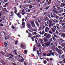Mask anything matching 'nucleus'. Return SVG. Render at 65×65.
<instances>
[{
	"label": "nucleus",
	"instance_id": "1",
	"mask_svg": "<svg viewBox=\"0 0 65 65\" xmlns=\"http://www.w3.org/2000/svg\"><path fill=\"white\" fill-rule=\"evenodd\" d=\"M44 44H45L46 45V46L47 47V46H48L51 44V42L49 41V42H47V43H44Z\"/></svg>",
	"mask_w": 65,
	"mask_h": 65
},
{
	"label": "nucleus",
	"instance_id": "2",
	"mask_svg": "<svg viewBox=\"0 0 65 65\" xmlns=\"http://www.w3.org/2000/svg\"><path fill=\"white\" fill-rule=\"evenodd\" d=\"M51 37V36L49 34H48L46 36V38L48 39L50 38Z\"/></svg>",
	"mask_w": 65,
	"mask_h": 65
},
{
	"label": "nucleus",
	"instance_id": "3",
	"mask_svg": "<svg viewBox=\"0 0 65 65\" xmlns=\"http://www.w3.org/2000/svg\"><path fill=\"white\" fill-rule=\"evenodd\" d=\"M43 40H44V42H47L48 41V39L44 37L43 38Z\"/></svg>",
	"mask_w": 65,
	"mask_h": 65
},
{
	"label": "nucleus",
	"instance_id": "4",
	"mask_svg": "<svg viewBox=\"0 0 65 65\" xmlns=\"http://www.w3.org/2000/svg\"><path fill=\"white\" fill-rule=\"evenodd\" d=\"M52 31H53V32H55L56 31V29L55 28H52L51 29Z\"/></svg>",
	"mask_w": 65,
	"mask_h": 65
},
{
	"label": "nucleus",
	"instance_id": "5",
	"mask_svg": "<svg viewBox=\"0 0 65 65\" xmlns=\"http://www.w3.org/2000/svg\"><path fill=\"white\" fill-rule=\"evenodd\" d=\"M27 26L29 29H30L31 28V24L30 23H28L27 24Z\"/></svg>",
	"mask_w": 65,
	"mask_h": 65
},
{
	"label": "nucleus",
	"instance_id": "6",
	"mask_svg": "<svg viewBox=\"0 0 65 65\" xmlns=\"http://www.w3.org/2000/svg\"><path fill=\"white\" fill-rule=\"evenodd\" d=\"M30 23L31 24L32 26H33L34 24H35V23H34V22L32 21H30Z\"/></svg>",
	"mask_w": 65,
	"mask_h": 65
},
{
	"label": "nucleus",
	"instance_id": "7",
	"mask_svg": "<svg viewBox=\"0 0 65 65\" xmlns=\"http://www.w3.org/2000/svg\"><path fill=\"white\" fill-rule=\"evenodd\" d=\"M61 37H63V38H64L65 37V34L64 33H62L61 34Z\"/></svg>",
	"mask_w": 65,
	"mask_h": 65
},
{
	"label": "nucleus",
	"instance_id": "8",
	"mask_svg": "<svg viewBox=\"0 0 65 65\" xmlns=\"http://www.w3.org/2000/svg\"><path fill=\"white\" fill-rule=\"evenodd\" d=\"M35 23L36 25L37 26V27H39V23H38V22H37V21H36Z\"/></svg>",
	"mask_w": 65,
	"mask_h": 65
},
{
	"label": "nucleus",
	"instance_id": "9",
	"mask_svg": "<svg viewBox=\"0 0 65 65\" xmlns=\"http://www.w3.org/2000/svg\"><path fill=\"white\" fill-rule=\"evenodd\" d=\"M37 53L39 56L40 55V53H39V52L38 50L37 51Z\"/></svg>",
	"mask_w": 65,
	"mask_h": 65
},
{
	"label": "nucleus",
	"instance_id": "10",
	"mask_svg": "<svg viewBox=\"0 0 65 65\" xmlns=\"http://www.w3.org/2000/svg\"><path fill=\"white\" fill-rule=\"evenodd\" d=\"M59 26V24H56V26L57 27V29H60V28H59V26Z\"/></svg>",
	"mask_w": 65,
	"mask_h": 65
},
{
	"label": "nucleus",
	"instance_id": "11",
	"mask_svg": "<svg viewBox=\"0 0 65 65\" xmlns=\"http://www.w3.org/2000/svg\"><path fill=\"white\" fill-rule=\"evenodd\" d=\"M47 56H48V57H50L51 56H52V55L50 53H48V54H47L46 55Z\"/></svg>",
	"mask_w": 65,
	"mask_h": 65
},
{
	"label": "nucleus",
	"instance_id": "12",
	"mask_svg": "<svg viewBox=\"0 0 65 65\" xmlns=\"http://www.w3.org/2000/svg\"><path fill=\"white\" fill-rule=\"evenodd\" d=\"M50 7V6H49L48 7H46L45 8H44V9H46V10H47V9H48Z\"/></svg>",
	"mask_w": 65,
	"mask_h": 65
},
{
	"label": "nucleus",
	"instance_id": "13",
	"mask_svg": "<svg viewBox=\"0 0 65 65\" xmlns=\"http://www.w3.org/2000/svg\"><path fill=\"white\" fill-rule=\"evenodd\" d=\"M9 56H11V57H13V58H14V56H13V55H12L11 53H10V54H9Z\"/></svg>",
	"mask_w": 65,
	"mask_h": 65
},
{
	"label": "nucleus",
	"instance_id": "14",
	"mask_svg": "<svg viewBox=\"0 0 65 65\" xmlns=\"http://www.w3.org/2000/svg\"><path fill=\"white\" fill-rule=\"evenodd\" d=\"M34 7V6H32L31 5H29V8L30 9H31L32 8Z\"/></svg>",
	"mask_w": 65,
	"mask_h": 65
},
{
	"label": "nucleus",
	"instance_id": "15",
	"mask_svg": "<svg viewBox=\"0 0 65 65\" xmlns=\"http://www.w3.org/2000/svg\"><path fill=\"white\" fill-rule=\"evenodd\" d=\"M52 0H49V2H50H50H48V5H50V4H51V2H52Z\"/></svg>",
	"mask_w": 65,
	"mask_h": 65
},
{
	"label": "nucleus",
	"instance_id": "16",
	"mask_svg": "<svg viewBox=\"0 0 65 65\" xmlns=\"http://www.w3.org/2000/svg\"><path fill=\"white\" fill-rule=\"evenodd\" d=\"M24 53H25L26 55V54H27V51L26 50H24Z\"/></svg>",
	"mask_w": 65,
	"mask_h": 65
},
{
	"label": "nucleus",
	"instance_id": "17",
	"mask_svg": "<svg viewBox=\"0 0 65 65\" xmlns=\"http://www.w3.org/2000/svg\"><path fill=\"white\" fill-rule=\"evenodd\" d=\"M34 48H33V51H35L36 49V47H35V45L34 46Z\"/></svg>",
	"mask_w": 65,
	"mask_h": 65
},
{
	"label": "nucleus",
	"instance_id": "18",
	"mask_svg": "<svg viewBox=\"0 0 65 65\" xmlns=\"http://www.w3.org/2000/svg\"><path fill=\"white\" fill-rule=\"evenodd\" d=\"M53 11H54V12L55 13H55H57V11L55 9H53Z\"/></svg>",
	"mask_w": 65,
	"mask_h": 65
},
{
	"label": "nucleus",
	"instance_id": "19",
	"mask_svg": "<svg viewBox=\"0 0 65 65\" xmlns=\"http://www.w3.org/2000/svg\"><path fill=\"white\" fill-rule=\"evenodd\" d=\"M47 63V61L46 60H44L43 62V63L44 64H46Z\"/></svg>",
	"mask_w": 65,
	"mask_h": 65
},
{
	"label": "nucleus",
	"instance_id": "20",
	"mask_svg": "<svg viewBox=\"0 0 65 65\" xmlns=\"http://www.w3.org/2000/svg\"><path fill=\"white\" fill-rule=\"evenodd\" d=\"M4 44L5 45V47H6L7 45H8V44H7V43L6 42H5L4 43Z\"/></svg>",
	"mask_w": 65,
	"mask_h": 65
},
{
	"label": "nucleus",
	"instance_id": "21",
	"mask_svg": "<svg viewBox=\"0 0 65 65\" xmlns=\"http://www.w3.org/2000/svg\"><path fill=\"white\" fill-rule=\"evenodd\" d=\"M21 47H25V45L24 44H22L21 45Z\"/></svg>",
	"mask_w": 65,
	"mask_h": 65
},
{
	"label": "nucleus",
	"instance_id": "22",
	"mask_svg": "<svg viewBox=\"0 0 65 65\" xmlns=\"http://www.w3.org/2000/svg\"><path fill=\"white\" fill-rule=\"evenodd\" d=\"M64 56H65V55H64V54H63L61 56V58H63V59H64Z\"/></svg>",
	"mask_w": 65,
	"mask_h": 65
},
{
	"label": "nucleus",
	"instance_id": "23",
	"mask_svg": "<svg viewBox=\"0 0 65 65\" xmlns=\"http://www.w3.org/2000/svg\"><path fill=\"white\" fill-rule=\"evenodd\" d=\"M11 28L13 29H15V27H14V26L13 25H12Z\"/></svg>",
	"mask_w": 65,
	"mask_h": 65
},
{
	"label": "nucleus",
	"instance_id": "24",
	"mask_svg": "<svg viewBox=\"0 0 65 65\" xmlns=\"http://www.w3.org/2000/svg\"><path fill=\"white\" fill-rule=\"evenodd\" d=\"M41 30V26L38 29V31H40Z\"/></svg>",
	"mask_w": 65,
	"mask_h": 65
},
{
	"label": "nucleus",
	"instance_id": "25",
	"mask_svg": "<svg viewBox=\"0 0 65 65\" xmlns=\"http://www.w3.org/2000/svg\"><path fill=\"white\" fill-rule=\"evenodd\" d=\"M25 22H23L22 23V25L23 26H25Z\"/></svg>",
	"mask_w": 65,
	"mask_h": 65
},
{
	"label": "nucleus",
	"instance_id": "26",
	"mask_svg": "<svg viewBox=\"0 0 65 65\" xmlns=\"http://www.w3.org/2000/svg\"><path fill=\"white\" fill-rule=\"evenodd\" d=\"M18 43V41H15V43L16 44H17Z\"/></svg>",
	"mask_w": 65,
	"mask_h": 65
},
{
	"label": "nucleus",
	"instance_id": "27",
	"mask_svg": "<svg viewBox=\"0 0 65 65\" xmlns=\"http://www.w3.org/2000/svg\"><path fill=\"white\" fill-rule=\"evenodd\" d=\"M49 25L50 26H52H52H53V24H52L50 23L49 24Z\"/></svg>",
	"mask_w": 65,
	"mask_h": 65
},
{
	"label": "nucleus",
	"instance_id": "28",
	"mask_svg": "<svg viewBox=\"0 0 65 65\" xmlns=\"http://www.w3.org/2000/svg\"><path fill=\"white\" fill-rule=\"evenodd\" d=\"M65 24V23H62L61 24V26H64Z\"/></svg>",
	"mask_w": 65,
	"mask_h": 65
},
{
	"label": "nucleus",
	"instance_id": "29",
	"mask_svg": "<svg viewBox=\"0 0 65 65\" xmlns=\"http://www.w3.org/2000/svg\"><path fill=\"white\" fill-rule=\"evenodd\" d=\"M46 13H47V12H45L43 13V16H44L45 14H46Z\"/></svg>",
	"mask_w": 65,
	"mask_h": 65
},
{
	"label": "nucleus",
	"instance_id": "30",
	"mask_svg": "<svg viewBox=\"0 0 65 65\" xmlns=\"http://www.w3.org/2000/svg\"><path fill=\"white\" fill-rule=\"evenodd\" d=\"M52 39H53V40H54V41H56V38L54 37H52Z\"/></svg>",
	"mask_w": 65,
	"mask_h": 65
},
{
	"label": "nucleus",
	"instance_id": "31",
	"mask_svg": "<svg viewBox=\"0 0 65 65\" xmlns=\"http://www.w3.org/2000/svg\"><path fill=\"white\" fill-rule=\"evenodd\" d=\"M43 55L44 56H46V54L45 53H43Z\"/></svg>",
	"mask_w": 65,
	"mask_h": 65
},
{
	"label": "nucleus",
	"instance_id": "32",
	"mask_svg": "<svg viewBox=\"0 0 65 65\" xmlns=\"http://www.w3.org/2000/svg\"><path fill=\"white\" fill-rule=\"evenodd\" d=\"M51 16L52 18H54V15H53V14H52V13H51Z\"/></svg>",
	"mask_w": 65,
	"mask_h": 65
},
{
	"label": "nucleus",
	"instance_id": "33",
	"mask_svg": "<svg viewBox=\"0 0 65 65\" xmlns=\"http://www.w3.org/2000/svg\"><path fill=\"white\" fill-rule=\"evenodd\" d=\"M45 17H46L45 20H46V21H47V20H48V19H47V18L46 17V15H45Z\"/></svg>",
	"mask_w": 65,
	"mask_h": 65
},
{
	"label": "nucleus",
	"instance_id": "34",
	"mask_svg": "<svg viewBox=\"0 0 65 65\" xmlns=\"http://www.w3.org/2000/svg\"><path fill=\"white\" fill-rule=\"evenodd\" d=\"M38 46L39 47H40V43H39L38 45Z\"/></svg>",
	"mask_w": 65,
	"mask_h": 65
},
{
	"label": "nucleus",
	"instance_id": "35",
	"mask_svg": "<svg viewBox=\"0 0 65 65\" xmlns=\"http://www.w3.org/2000/svg\"><path fill=\"white\" fill-rule=\"evenodd\" d=\"M62 46H63L64 47L65 46V43H63L62 44Z\"/></svg>",
	"mask_w": 65,
	"mask_h": 65
},
{
	"label": "nucleus",
	"instance_id": "36",
	"mask_svg": "<svg viewBox=\"0 0 65 65\" xmlns=\"http://www.w3.org/2000/svg\"><path fill=\"white\" fill-rule=\"evenodd\" d=\"M48 32L49 33H50V34H53V33L51 32V31H48Z\"/></svg>",
	"mask_w": 65,
	"mask_h": 65
},
{
	"label": "nucleus",
	"instance_id": "37",
	"mask_svg": "<svg viewBox=\"0 0 65 65\" xmlns=\"http://www.w3.org/2000/svg\"><path fill=\"white\" fill-rule=\"evenodd\" d=\"M35 41L36 42V44H38V43H37V40L35 39Z\"/></svg>",
	"mask_w": 65,
	"mask_h": 65
},
{
	"label": "nucleus",
	"instance_id": "38",
	"mask_svg": "<svg viewBox=\"0 0 65 65\" xmlns=\"http://www.w3.org/2000/svg\"><path fill=\"white\" fill-rule=\"evenodd\" d=\"M24 9L25 10H27V9H28V8L26 7H24Z\"/></svg>",
	"mask_w": 65,
	"mask_h": 65
},
{
	"label": "nucleus",
	"instance_id": "39",
	"mask_svg": "<svg viewBox=\"0 0 65 65\" xmlns=\"http://www.w3.org/2000/svg\"><path fill=\"white\" fill-rule=\"evenodd\" d=\"M52 50H50V51L49 52L50 54H51V53H52Z\"/></svg>",
	"mask_w": 65,
	"mask_h": 65
},
{
	"label": "nucleus",
	"instance_id": "40",
	"mask_svg": "<svg viewBox=\"0 0 65 65\" xmlns=\"http://www.w3.org/2000/svg\"><path fill=\"white\" fill-rule=\"evenodd\" d=\"M53 15H54V18H56V16H57L56 15V14H55L54 13L53 14Z\"/></svg>",
	"mask_w": 65,
	"mask_h": 65
},
{
	"label": "nucleus",
	"instance_id": "41",
	"mask_svg": "<svg viewBox=\"0 0 65 65\" xmlns=\"http://www.w3.org/2000/svg\"><path fill=\"white\" fill-rule=\"evenodd\" d=\"M37 20L38 21V23H40V20H39V19L38 18L37 19Z\"/></svg>",
	"mask_w": 65,
	"mask_h": 65
},
{
	"label": "nucleus",
	"instance_id": "42",
	"mask_svg": "<svg viewBox=\"0 0 65 65\" xmlns=\"http://www.w3.org/2000/svg\"><path fill=\"white\" fill-rule=\"evenodd\" d=\"M45 27H48V25L46 23H45Z\"/></svg>",
	"mask_w": 65,
	"mask_h": 65
},
{
	"label": "nucleus",
	"instance_id": "43",
	"mask_svg": "<svg viewBox=\"0 0 65 65\" xmlns=\"http://www.w3.org/2000/svg\"><path fill=\"white\" fill-rule=\"evenodd\" d=\"M32 27L33 28H34V27H36V26H35V24H34L33 25V26H32Z\"/></svg>",
	"mask_w": 65,
	"mask_h": 65
},
{
	"label": "nucleus",
	"instance_id": "44",
	"mask_svg": "<svg viewBox=\"0 0 65 65\" xmlns=\"http://www.w3.org/2000/svg\"><path fill=\"white\" fill-rule=\"evenodd\" d=\"M0 53L1 54H2V55H4V54H3V52L1 51V52H0Z\"/></svg>",
	"mask_w": 65,
	"mask_h": 65
},
{
	"label": "nucleus",
	"instance_id": "45",
	"mask_svg": "<svg viewBox=\"0 0 65 65\" xmlns=\"http://www.w3.org/2000/svg\"><path fill=\"white\" fill-rule=\"evenodd\" d=\"M57 8L58 9H61V8L59 7H57Z\"/></svg>",
	"mask_w": 65,
	"mask_h": 65
},
{
	"label": "nucleus",
	"instance_id": "46",
	"mask_svg": "<svg viewBox=\"0 0 65 65\" xmlns=\"http://www.w3.org/2000/svg\"><path fill=\"white\" fill-rule=\"evenodd\" d=\"M47 33H45L44 35V36H46V35H47Z\"/></svg>",
	"mask_w": 65,
	"mask_h": 65
},
{
	"label": "nucleus",
	"instance_id": "47",
	"mask_svg": "<svg viewBox=\"0 0 65 65\" xmlns=\"http://www.w3.org/2000/svg\"><path fill=\"white\" fill-rule=\"evenodd\" d=\"M27 11L28 12H29L30 11V9H28V10H27Z\"/></svg>",
	"mask_w": 65,
	"mask_h": 65
},
{
	"label": "nucleus",
	"instance_id": "48",
	"mask_svg": "<svg viewBox=\"0 0 65 65\" xmlns=\"http://www.w3.org/2000/svg\"><path fill=\"white\" fill-rule=\"evenodd\" d=\"M46 3H45V4H44V7H45L46 5Z\"/></svg>",
	"mask_w": 65,
	"mask_h": 65
},
{
	"label": "nucleus",
	"instance_id": "49",
	"mask_svg": "<svg viewBox=\"0 0 65 65\" xmlns=\"http://www.w3.org/2000/svg\"><path fill=\"white\" fill-rule=\"evenodd\" d=\"M18 17L19 18H21V17H22V15H19V16H18Z\"/></svg>",
	"mask_w": 65,
	"mask_h": 65
},
{
	"label": "nucleus",
	"instance_id": "50",
	"mask_svg": "<svg viewBox=\"0 0 65 65\" xmlns=\"http://www.w3.org/2000/svg\"><path fill=\"white\" fill-rule=\"evenodd\" d=\"M12 57L11 56H10L9 57V59H10H10H12Z\"/></svg>",
	"mask_w": 65,
	"mask_h": 65
},
{
	"label": "nucleus",
	"instance_id": "51",
	"mask_svg": "<svg viewBox=\"0 0 65 65\" xmlns=\"http://www.w3.org/2000/svg\"><path fill=\"white\" fill-rule=\"evenodd\" d=\"M54 36L55 37H56V38H57V36L55 35V34H54Z\"/></svg>",
	"mask_w": 65,
	"mask_h": 65
},
{
	"label": "nucleus",
	"instance_id": "52",
	"mask_svg": "<svg viewBox=\"0 0 65 65\" xmlns=\"http://www.w3.org/2000/svg\"><path fill=\"white\" fill-rule=\"evenodd\" d=\"M56 19H57V20H58V18H59V17L58 16H56Z\"/></svg>",
	"mask_w": 65,
	"mask_h": 65
},
{
	"label": "nucleus",
	"instance_id": "53",
	"mask_svg": "<svg viewBox=\"0 0 65 65\" xmlns=\"http://www.w3.org/2000/svg\"><path fill=\"white\" fill-rule=\"evenodd\" d=\"M24 65H27V64L26 63V62H24Z\"/></svg>",
	"mask_w": 65,
	"mask_h": 65
},
{
	"label": "nucleus",
	"instance_id": "54",
	"mask_svg": "<svg viewBox=\"0 0 65 65\" xmlns=\"http://www.w3.org/2000/svg\"><path fill=\"white\" fill-rule=\"evenodd\" d=\"M42 34H43L44 33H45L44 31V30L42 32Z\"/></svg>",
	"mask_w": 65,
	"mask_h": 65
},
{
	"label": "nucleus",
	"instance_id": "55",
	"mask_svg": "<svg viewBox=\"0 0 65 65\" xmlns=\"http://www.w3.org/2000/svg\"><path fill=\"white\" fill-rule=\"evenodd\" d=\"M29 35H32V34H31L30 32H29L28 33Z\"/></svg>",
	"mask_w": 65,
	"mask_h": 65
},
{
	"label": "nucleus",
	"instance_id": "56",
	"mask_svg": "<svg viewBox=\"0 0 65 65\" xmlns=\"http://www.w3.org/2000/svg\"><path fill=\"white\" fill-rule=\"evenodd\" d=\"M56 34H57V35H58L59 34H58V31H57V30H56Z\"/></svg>",
	"mask_w": 65,
	"mask_h": 65
},
{
	"label": "nucleus",
	"instance_id": "57",
	"mask_svg": "<svg viewBox=\"0 0 65 65\" xmlns=\"http://www.w3.org/2000/svg\"><path fill=\"white\" fill-rule=\"evenodd\" d=\"M22 15H24L25 14V13L24 12H22Z\"/></svg>",
	"mask_w": 65,
	"mask_h": 65
},
{
	"label": "nucleus",
	"instance_id": "58",
	"mask_svg": "<svg viewBox=\"0 0 65 65\" xmlns=\"http://www.w3.org/2000/svg\"><path fill=\"white\" fill-rule=\"evenodd\" d=\"M22 12H25V10H24V9H23L22 10Z\"/></svg>",
	"mask_w": 65,
	"mask_h": 65
},
{
	"label": "nucleus",
	"instance_id": "59",
	"mask_svg": "<svg viewBox=\"0 0 65 65\" xmlns=\"http://www.w3.org/2000/svg\"><path fill=\"white\" fill-rule=\"evenodd\" d=\"M46 60L48 62H49V59H48L47 58H46Z\"/></svg>",
	"mask_w": 65,
	"mask_h": 65
},
{
	"label": "nucleus",
	"instance_id": "60",
	"mask_svg": "<svg viewBox=\"0 0 65 65\" xmlns=\"http://www.w3.org/2000/svg\"><path fill=\"white\" fill-rule=\"evenodd\" d=\"M34 34L35 35H36V34H37V33L36 32H34Z\"/></svg>",
	"mask_w": 65,
	"mask_h": 65
},
{
	"label": "nucleus",
	"instance_id": "61",
	"mask_svg": "<svg viewBox=\"0 0 65 65\" xmlns=\"http://www.w3.org/2000/svg\"><path fill=\"white\" fill-rule=\"evenodd\" d=\"M63 61H64L63 62V63H65V58H64V59H63Z\"/></svg>",
	"mask_w": 65,
	"mask_h": 65
},
{
	"label": "nucleus",
	"instance_id": "62",
	"mask_svg": "<svg viewBox=\"0 0 65 65\" xmlns=\"http://www.w3.org/2000/svg\"><path fill=\"white\" fill-rule=\"evenodd\" d=\"M53 58H51L50 59V61H52V60H53Z\"/></svg>",
	"mask_w": 65,
	"mask_h": 65
},
{
	"label": "nucleus",
	"instance_id": "63",
	"mask_svg": "<svg viewBox=\"0 0 65 65\" xmlns=\"http://www.w3.org/2000/svg\"><path fill=\"white\" fill-rule=\"evenodd\" d=\"M51 54H52V56H54V53H52Z\"/></svg>",
	"mask_w": 65,
	"mask_h": 65
},
{
	"label": "nucleus",
	"instance_id": "64",
	"mask_svg": "<svg viewBox=\"0 0 65 65\" xmlns=\"http://www.w3.org/2000/svg\"><path fill=\"white\" fill-rule=\"evenodd\" d=\"M63 29H65V25H64V26L63 27Z\"/></svg>",
	"mask_w": 65,
	"mask_h": 65
}]
</instances>
